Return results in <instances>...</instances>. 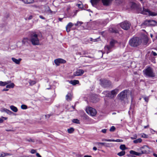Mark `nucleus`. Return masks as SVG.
I'll return each instance as SVG.
<instances>
[{
    "mask_svg": "<svg viewBox=\"0 0 157 157\" xmlns=\"http://www.w3.org/2000/svg\"><path fill=\"white\" fill-rule=\"evenodd\" d=\"M113 146V144L111 143H105L104 146L106 147H110Z\"/></svg>",
    "mask_w": 157,
    "mask_h": 157,
    "instance_id": "39",
    "label": "nucleus"
},
{
    "mask_svg": "<svg viewBox=\"0 0 157 157\" xmlns=\"http://www.w3.org/2000/svg\"><path fill=\"white\" fill-rule=\"evenodd\" d=\"M93 150L94 151H96L97 150V148L96 147H94L93 148Z\"/></svg>",
    "mask_w": 157,
    "mask_h": 157,
    "instance_id": "59",
    "label": "nucleus"
},
{
    "mask_svg": "<svg viewBox=\"0 0 157 157\" xmlns=\"http://www.w3.org/2000/svg\"><path fill=\"white\" fill-rule=\"evenodd\" d=\"M36 152V151L34 149H32L31 151V153L32 154H34Z\"/></svg>",
    "mask_w": 157,
    "mask_h": 157,
    "instance_id": "51",
    "label": "nucleus"
},
{
    "mask_svg": "<svg viewBox=\"0 0 157 157\" xmlns=\"http://www.w3.org/2000/svg\"><path fill=\"white\" fill-rule=\"evenodd\" d=\"M99 99L97 98V95H95L91 98V101L93 103H96L98 101Z\"/></svg>",
    "mask_w": 157,
    "mask_h": 157,
    "instance_id": "19",
    "label": "nucleus"
},
{
    "mask_svg": "<svg viewBox=\"0 0 157 157\" xmlns=\"http://www.w3.org/2000/svg\"><path fill=\"white\" fill-rule=\"evenodd\" d=\"M84 157H92L91 156L88 155H86Z\"/></svg>",
    "mask_w": 157,
    "mask_h": 157,
    "instance_id": "60",
    "label": "nucleus"
},
{
    "mask_svg": "<svg viewBox=\"0 0 157 157\" xmlns=\"http://www.w3.org/2000/svg\"><path fill=\"white\" fill-rule=\"evenodd\" d=\"M29 85L31 86L35 84L36 83V82L35 80H29Z\"/></svg>",
    "mask_w": 157,
    "mask_h": 157,
    "instance_id": "30",
    "label": "nucleus"
},
{
    "mask_svg": "<svg viewBox=\"0 0 157 157\" xmlns=\"http://www.w3.org/2000/svg\"><path fill=\"white\" fill-rule=\"evenodd\" d=\"M30 41V38L29 39L27 38H24L22 40V44H28Z\"/></svg>",
    "mask_w": 157,
    "mask_h": 157,
    "instance_id": "17",
    "label": "nucleus"
},
{
    "mask_svg": "<svg viewBox=\"0 0 157 157\" xmlns=\"http://www.w3.org/2000/svg\"><path fill=\"white\" fill-rule=\"evenodd\" d=\"M7 109H5V108H2V109L1 110V111L2 112H5L6 111Z\"/></svg>",
    "mask_w": 157,
    "mask_h": 157,
    "instance_id": "50",
    "label": "nucleus"
},
{
    "mask_svg": "<svg viewBox=\"0 0 157 157\" xmlns=\"http://www.w3.org/2000/svg\"><path fill=\"white\" fill-rule=\"evenodd\" d=\"M54 62L55 64L58 66L60 63H64L66 62V61L62 59H58L55 60Z\"/></svg>",
    "mask_w": 157,
    "mask_h": 157,
    "instance_id": "12",
    "label": "nucleus"
},
{
    "mask_svg": "<svg viewBox=\"0 0 157 157\" xmlns=\"http://www.w3.org/2000/svg\"><path fill=\"white\" fill-rule=\"evenodd\" d=\"M78 7L80 8H82L83 7V5L82 4H78Z\"/></svg>",
    "mask_w": 157,
    "mask_h": 157,
    "instance_id": "49",
    "label": "nucleus"
},
{
    "mask_svg": "<svg viewBox=\"0 0 157 157\" xmlns=\"http://www.w3.org/2000/svg\"><path fill=\"white\" fill-rule=\"evenodd\" d=\"M109 31L110 32L114 33H117L118 32V31L116 29L113 28H110L109 29Z\"/></svg>",
    "mask_w": 157,
    "mask_h": 157,
    "instance_id": "32",
    "label": "nucleus"
},
{
    "mask_svg": "<svg viewBox=\"0 0 157 157\" xmlns=\"http://www.w3.org/2000/svg\"><path fill=\"white\" fill-rule=\"evenodd\" d=\"M90 40L91 41H96V39H93L92 38H90Z\"/></svg>",
    "mask_w": 157,
    "mask_h": 157,
    "instance_id": "57",
    "label": "nucleus"
},
{
    "mask_svg": "<svg viewBox=\"0 0 157 157\" xmlns=\"http://www.w3.org/2000/svg\"><path fill=\"white\" fill-rule=\"evenodd\" d=\"M74 25L71 22H69L66 26V30L67 32L70 31L71 28Z\"/></svg>",
    "mask_w": 157,
    "mask_h": 157,
    "instance_id": "16",
    "label": "nucleus"
},
{
    "mask_svg": "<svg viewBox=\"0 0 157 157\" xmlns=\"http://www.w3.org/2000/svg\"><path fill=\"white\" fill-rule=\"evenodd\" d=\"M106 129H102L101 130V132L103 133H106Z\"/></svg>",
    "mask_w": 157,
    "mask_h": 157,
    "instance_id": "52",
    "label": "nucleus"
},
{
    "mask_svg": "<svg viewBox=\"0 0 157 157\" xmlns=\"http://www.w3.org/2000/svg\"><path fill=\"white\" fill-rule=\"evenodd\" d=\"M115 129L116 128L114 126H112L110 129L109 131L110 132H114L115 130Z\"/></svg>",
    "mask_w": 157,
    "mask_h": 157,
    "instance_id": "43",
    "label": "nucleus"
},
{
    "mask_svg": "<svg viewBox=\"0 0 157 157\" xmlns=\"http://www.w3.org/2000/svg\"><path fill=\"white\" fill-rule=\"evenodd\" d=\"M33 17V16L32 15H30L29 17H27L25 18L26 20H30L32 19Z\"/></svg>",
    "mask_w": 157,
    "mask_h": 157,
    "instance_id": "44",
    "label": "nucleus"
},
{
    "mask_svg": "<svg viewBox=\"0 0 157 157\" xmlns=\"http://www.w3.org/2000/svg\"><path fill=\"white\" fill-rule=\"evenodd\" d=\"M86 110L87 113L92 116H95L97 113L96 110L91 107L87 108Z\"/></svg>",
    "mask_w": 157,
    "mask_h": 157,
    "instance_id": "6",
    "label": "nucleus"
},
{
    "mask_svg": "<svg viewBox=\"0 0 157 157\" xmlns=\"http://www.w3.org/2000/svg\"><path fill=\"white\" fill-rule=\"evenodd\" d=\"M11 155H12V154H10L2 152L0 153V157H5L6 156H10Z\"/></svg>",
    "mask_w": 157,
    "mask_h": 157,
    "instance_id": "26",
    "label": "nucleus"
},
{
    "mask_svg": "<svg viewBox=\"0 0 157 157\" xmlns=\"http://www.w3.org/2000/svg\"><path fill=\"white\" fill-rule=\"evenodd\" d=\"M142 43V40L137 37H133L129 40V45L133 47H136L140 45Z\"/></svg>",
    "mask_w": 157,
    "mask_h": 157,
    "instance_id": "1",
    "label": "nucleus"
},
{
    "mask_svg": "<svg viewBox=\"0 0 157 157\" xmlns=\"http://www.w3.org/2000/svg\"><path fill=\"white\" fill-rule=\"evenodd\" d=\"M137 137V136L136 134H135L133 135V137H130L131 139L132 140H134L136 139Z\"/></svg>",
    "mask_w": 157,
    "mask_h": 157,
    "instance_id": "46",
    "label": "nucleus"
},
{
    "mask_svg": "<svg viewBox=\"0 0 157 157\" xmlns=\"http://www.w3.org/2000/svg\"><path fill=\"white\" fill-rule=\"evenodd\" d=\"M77 54L79 55H82V54L81 52H78L77 53Z\"/></svg>",
    "mask_w": 157,
    "mask_h": 157,
    "instance_id": "58",
    "label": "nucleus"
},
{
    "mask_svg": "<svg viewBox=\"0 0 157 157\" xmlns=\"http://www.w3.org/2000/svg\"><path fill=\"white\" fill-rule=\"evenodd\" d=\"M100 1V0H91L90 2L92 5H96Z\"/></svg>",
    "mask_w": 157,
    "mask_h": 157,
    "instance_id": "29",
    "label": "nucleus"
},
{
    "mask_svg": "<svg viewBox=\"0 0 157 157\" xmlns=\"http://www.w3.org/2000/svg\"><path fill=\"white\" fill-rule=\"evenodd\" d=\"M72 95L70 93H68L66 95V99L68 101H71L72 99Z\"/></svg>",
    "mask_w": 157,
    "mask_h": 157,
    "instance_id": "20",
    "label": "nucleus"
},
{
    "mask_svg": "<svg viewBox=\"0 0 157 157\" xmlns=\"http://www.w3.org/2000/svg\"><path fill=\"white\" fill-rule=\"evenodd\" d=\"M11 59L13 62L17 64H18L20 63V62L22 59L21 58H19L17 59L13 57Z\"/></svg>",
    "mask_w": 157,
    "mask_h": 157,
    "instance_id": "18",
    "label": "nucleus"
},
{
    "mask_svg": "<svg viewBox=\"0 0 157 157\" xmlns=\"http://www.w3.org/2000/svg\"><path fill=\"white\" fill-rule=\"evenodd\" d=\"M144 75L146 76L150 77H155V73L154 72L152 68L150 67H147L143 71Z\"/></svg>",
    "mask_w": 157,
    "mask_h": 157,
    "instance_id": "3",
    "label": "nucleus"
},
{
    "mask_svg": "<svg viewBox=\"0 0 157 157\" xmlns=\"http://www.w3.org/2000/svg\"><path fill=\"white\" fill-rule=\"evenodd\" d=\"M102 141H108V142H122L123 141L122 140L120 139H117L116 140L112 139H102Z\"/></svg>",
    "mask_w": 157,
    "mask_h": 157,
    "instance_id": "14",
    "label": "nucleus"
},
{
    "mask_svg": "<svg viewBox=\"0 0 157 157\" xmlns=\"http://www.w3.org/2000/svg\"><path fill=\"white\" fill-rule=\"evenodd\" d=\"M3 121L2 119H0V123H2L3 122Z\"/></svg>",
    "mask_w": 157,
    "mask_h": 157,
    "instance_id": "62",
    "label": "nucleus"
},
{
    "mask_svg": "<svg viewBox=\"0 0 157 157\" xmlns=\"http://www.w3.org/2000/svg\"><path fill=\"white\" fill-rule=\"evenodd\" d=\"M39 17L40 18H41L42 19H45V18L44 17H43V16H41V15L40 16H39Z\"/></svg>",
    "mask_w": 157,
    "mask_h": 157,
    "instance_id": "56",
    "label": "nucleus"
},
{
    "mask_svg": "<svg viewBox=\"0 0 157 157\" xmlns=\"http://www.w3.org/2000/svg\"><path fill=\"white\" fill-rule=\"evenodd\" d=\"M140 152L141 154H146L148 153L149 151V148L147 146H144L140 148Z\"/></svg>",
    "mask_w": 157,
    "mask_h": 157,
    "instance_id": "10",
    "label": "nucleus"
},
{
    "mask_svg": "<svg viewBox=\"0 0 157 157\" xmlns=\"http://www.w3.org/2000/svg\"><path fill=\"white\" fill-rule=\"evenodd\" d=\"M72 121L73 123H75L76 124H79L80 123L79 120H78V119H73L72 120Z\"/></svg>",
    "mask_w": 157,
    "mask_h": 157,
    "instance_id": "40",
    "label": "nucleus"
},
{
    "mask_svg": "<svg viewBox=\"0 0 157 157\" xmlns=\"http://www.w3.org/2000/svg\"><path fill=\"white\" fill-rule=\"evenodd\" d=\"M127 90H125L119 94L118 96L119 97V99L121 101L124 100L127 97Z\"/></svg>",
    "mask_w": 157,
    "mask_h": 157,
    "instance_id": "8",
    "label": "nucleus"
},
{
    "mask_svg": "<svg viewBox=\"0 0 157 157\" xmlns=\"http://www.w3.org/2000/svg\"><path fill=\"white\" fill-rule=\"evenodd\" d=\"M11 82L10 81H8L6 82H3L1 81H0V86H4L7 85Z\"/></svg>",
    "mask_w": 157,
    "mask_h": 157,
    "instance_id": "22",
    "label": "nucleus"
},
{
    "mask_svg": "<svg viewBox=\"0 0 157 157\" xmlns=\"http://www.w3.org/2000/svg\"><path fill=\"white\" fill-rule=\"evenodd\" d=\"M6 113L10 115H11L13 113L11 111L8 109H7Z\"/></svg>",
    "mask_w": 157,
    "mask_h": 157,
    "instance_id": "45",
    "label": "nucleus"
},
{
    "mask_svg": "<svg viewBox=\"0 0 157 157\" xmlns=\"http://www.w3.org/2000/svg\"><path fill=\"white\" fill-rule=\"evenodd\" d=\"M143 11L144 12H147L148 13V15L149 16H157V13L155 12H153L151 11L148 9H146L144 8H143Z\"/></svg>",
    "mask_w": 157,
    "mask_h": 157,
    "instance_id": "11",
    "label": "nucleus"
},
{
    "mask_svg": "<svg viewBox=\"0 0 157 157\" xmlns=\"http://www.w3.org/2000/svg\"><path fill=\"white\" fill-rule=\"evenodd\" d=\"M104 5L105 6H109L113 0H101Z\"/></svg>",
    "mask_w": 157,
    "mask_h": 157,
    "instance_id": "15",
    "label": "nucleus"
},
{
    "mask_svg": "<svg viewBox=\"0 0 157 157\" xmlns=\"http://www.w3.org/2000/svg\"><path fill=\"white\" fill-rule=\"evenodd\" d=\"M101 86L104 87H106L109 86L110 84V82L107 80H100Z\"/></svg>",
    "mask_w": 157,
    "mask_h": 157,
    "instance_id": "9",
    "label": "nucleus"
},
{
    "mask_svg": "<svg viewBox=\"0 0 157 157\" xmlns=\"http://www.w3.org/2000/svg\"><path fill=\"white\" fill-rule=\"evenodd\" d=\"M21 108L22 109H25L27 108V107L25 105H22L21 106Z\"/></svg>",
    "mask_w": 157,
    "mask_h": 157,
    "instance_id": "42",
    "label": "nucleus"
},
{
    "mask_svg": "<svg viewBox=\"0 0 157 157\" xmlns=\"http://www.w3.org/2000/svg\"><path fill=\"white\" fill-rule=\"evenodd\" d=\"M84 73L83 70L82 69H79L77 70L74 73V75L75 76H80L82 75Z\"/></svg>",
    "mask_w": 157,
    "mask_h": 157,
    "instance_id": "13",
    "label": "nucleus"
},
{
    "mask_svg": "<svg viewBox=\"0 0 157 157\" xmlns=\"http://www.w3.org/2000/svg\"><path fill=\"white\" fill-rule=\"evenodd\" d=\"M74 130L75 129L73 128H71L67 129V131L68 133H71L74 131Z\"/></svg>",
    "mask_w": 157,
    "mask_h": 157,
    "instance_id": "36",
    "label": "nucleus"
},
{
    "mask_svg": "<svg viewBox=\"0 0 157 157\" xmlns=\"http://www.w3.org/2000/svg\"><path fill=\"white\" fill-rule=\"evenodd\" d=\"M22 1L25 4L32 3L34 2L33 0H22Z\"/></svg>",
    "mask_w": 157,
    "mask_h": 157,
    "instance_id": "27",
    "label": "nucleus"
},
{
    "mask_svg": "<svg viewBox=\"0 0 157 157\" xmlns=\"http://www.w3.org/2000/svg\"><path fill=\"white\" fill-rule=\"evenodd\" d=\"M10 108V109L14 112H17L18 111L17 108L13 105H11Z\"/></svg>",
    "mask_w": 157,
    "mask_h": 157,
    "instance_id": "25",
    "label": "nucleus"
},
{
    "mask_svg": "<svg viewBox=\"0 0 157 157\" xmlns=\"http://www.w3.org/2000/svg\"><path fill=\"white\" fill-rule=\"evenodd\" d=\"M105 143H101V142H97L96 143V144L98 145H99L100 144L104 146L105 145Z\"/></svg>",
    "mask_w": 157,
    "mask_h": 157,
    "instance_id": "47",
    "label": "nucleus"
},
{
    "mask_svg": "<svg viewBox=\"0 0 157 157\" xmlns=\"http://www.w3.org/2000/svg\"><path fill=\"white\" fill-rule=\"evenodd\" d=\"M153 155L155 157H157V154L155 153H154Z\"/></svg>",
    "mask_w": 157,
    "mask_h": 157,
    "instance_id": "61",
    "label": "nucleus"
},
{
    "mask_svg": "<svg viewBox=\"0 0 157 157\" xmlns=\"http://www.w3.org/2000/svg\"><path fill=\"white\" fill-rule=\"evenodd\" d=\"M143 98L145 100V101L148 102L149 100V97L147 96H143Z\"/></svg>",
    "mask_w": 157,
    "mask_h": 157,
    "instance_id": "41",
    "label": "nucleus"
},
{
    "mask_svg": "<svg viewBox=\"0 0 157 157\" xmlns=\"http://www.w3.org/2000/svg\"><path fill=\"white\" fill-rule=\"evenodd\" d=\"M151 54L153 56H157V54L156 52H153V51H152V52H151Z\"/></svg>",
    "mask_w": 157,
    "mask_h": 157,
    "instance_id": "48",
    "label": "nucleus"
},
{
    "mask_svg": "<svg viewBox=\"0 0 157 157\" xmlns=\"http://www.w3.org/2000/svg\"><path fill=\"white\" fill-rule=\"evenodd\" d=\"M118 92L119 90L117 89H115L110 92L104 91L103 93L106 97L110 98H113L115 97Z\"/></svg>",
    "mask_w": 157,
    "mask_h": 157,
    "instance_id": "4",
    "label": "nucleus"
},
{
    "mask_svg": "<svg viewBox=\"0 0 157 157\" xmlns=\"http://www.w3.org/2000/svg\"><path fill=\"white\" fill-rule=\"evenodd\" d=\"M81 52H82V55H85L86 54V52L84 51H82Z\"/></svg>",
    "mask_w": 157,
    "mask_h": 157,
    "instance_id": "53",
    "label": "nucleus"
},
{
    "mask_svg": "<svg viewBox=\"0 0 157 157\" xmlns=\"http://www.w3.org/2000/svg\"><path fill=\"white\" fill-rule=\"evenodd\" d=\"M157 22L153 20H150L149 26H154L156 25Z\"/></svg>",
    "mask_w": 157,
    "mask_h": 157,
    "instance_id": "23",
    "label": "nucleus"
},
{
    "mask_svg": "<svg viewBox=\"0 0 157 157\" xmlns=\"http://www.w3.org/2000/svg\"><path fill=\"white\" fill-rule=\"evenodd\" d=\"M150 20H146L143 23V24L147 26H149Z\"/></svg>",
    "mask_w": 157,
    "mask_h": 157,
    "instance_id": "35",
    "label": "nucleus"
},
{
    "mask_svg": "<svg viewBox=\"0 0 157 157\" xmlns=\"http://www.w3.org/2000/svg\"><path fill=\"white\" fill-rule=\"evenodd\" d=\"M99 53H101L102 54V56H101V57H102V56L103 55V53L101 51H99Z\"/></svg>",
    "mask_w": 157,
    "mask_h": 157,
    "instance_id": "63",
    "label": "nucleus"
},
{
    "mask_svg": "<svg viewBox=\"0 0 157 157\" xmlns=\"http://www.w3.org/2000/svg\"><path fill=\"white\" fill-rule=\"evenodd\" d=\"M14 83H11L10 84L7 85L6 86V87L7 88H13L14 87Z\"/></svg>",
    "mask_w": 157,
    "mask_h": 157,
    "instance_id": "31",
    "label": "nucleus"
},
{
    "mask_svg": "<svg viewBox=\"0 0 157 157\" xmlns=\"http://www.w3.org/2000/svg\"><path fill=\"white\" fill-rule=\"evenodd\" d=\"M116 41L114 40H111L110 42L109 45L105 46L104 49L105 51L108 54L111 52V50L113 47Z\"/></svg>",
    "mask_w": 157,
    "mask_h": 157,
    "instance_id": "5",
    "label": "nucleus"
},
{
    "mask_svg": "<svg viewBox=\"0 0 157 157\" xmlns=\"http://www.w3.org/2000/svg\"><path fill=\"white\" fill-rule=\"evenodd\" d=\"M120 148L122 150H124L126 149L125 146L124 144L121 145L120 146Z\"/></svg>",
    "mask_w": 157,
    "mask_h": 157,
    "instance_id": "37",
    "label": "nucleus"
},
{
    "mask_svg": "<svg viewBox=\"0 0 157 157\" xmlns=\"http://www.w3.org/2000/svg\"><path fill=\"white\" fill-rule=\"evenodd\" d=\"M142 137L144 138H147V135L145 134H143L142 136Z\"/></svg>",
    "mask_w": 157,
    "mask_h": 157,
    "instance_id": "54",
    "label": "nucleus"
},
{
    "mask_svg": "<svg viewBox=\"0 0 157 157\" xmlns=\"http://www.w3.org/2000/svg\"><path fill=\"white\" fill-rule=\"evenodd\" d=\"M83 24V22L81 21H78L77 23L75 24V25L76 26H80L82 24Z\"/></svg>",
    "mask_w": 157,
    "mask_h": 157,
    "instance_id": "38",
    "label": "nucleus"
},
{
    "mask_svg": "<svg viewBox=\"0 0 157 157\" xmlns=\"http://www.w3.org/2000/svg\"><path fill=\"white\" fill-rule=\"evenodd\" d=\"M130 153L136 156H140L141 154L140 152H136L133 150H131L130 151Z\"/></svg>",
    "mask_w": 157,
    "mask_h": 157,
    "instance_id": "21",
    "label": "nucleus"
},
{
    "mask_svg": "<svg viewBox=\"0 0 157 157\" xmlns=\"http://www.w3.org/2000/svg\"><path fill=\"white\" fill-rule=\"evenodd\" d=\"M70 83L73 85H75L79 83V81L78 80H71L69 82Z\"/></svg>",
    "mask_w": 157,
    "mask_h": 157,
    "instance_id": "28",
    "label": "nucleus"
},
{
    "mask_svg": "<svg viewBox=\"0 0 157 157\" xmlns=\"http://www.w3.org/2000/svg\"><path fill=\"white\" fill-rule=\"evenodd\" d=\"M125 153V152L124 151H122L117 153V155L120 156H121L124 155Z\"/></svg>",
    "mask_w": 157,
    "mask_h": 157,
    "instance_id": "33",
    "label": "nucleus"
},
{
    "mask_svg": "<svg viewBox=\"0 0 157 157\" xmlns=\"http://www.w3.org/2000/svg\"><path fill=\"white\" fill-rule=\"evenodd\" d=\"M30 41L33 45L40 44V39L38 35L35 32H32L30 35Z\"/></svg>",
    "mask_w": 157,
    "mask_h": 157,
    "instance_id": "2",
    "label": "nucleus"
},
{
    "mask_svg": "<svg viewBox=\"0 0 157 157\" xmlns=\"http://www.w3.org/2000/svg\"><path fill=\"white\" fill-rule=\"evenodd\" d=\"M36 155L38 157H41V156L38 153H36Z\"/></svg>",
    "mask_w": 157,
    "mask_h": 157,
    "instance_id": "55",
    "label": "nucleus"
},
{
    "mask_svg": "<svg viewBox=\"0 0 157 157\" xmlns=\"http://www.w3.org/2000/svg\"><path fill=\"white\" fill-rule=\"evenodd\" d=\"M130 26V23L127 21H124L120 24V26L121 28L125 30H127L129 29Z\"/></svg>",
    "mask_w": 157,
    "mask_h": 157,
    "instance_id": "7",
    "label": "nucleus"
},
{
    "mask_svg": "<svg viewBox=\"0 0 157 157\" xmlns=\"http://www.w3.org/2000/svg\"><path fill=\"white\" fill-rule=\"evenodd\" d=\"M144 36V39L143 40V42H142V43H143L144 45H146L148 43V39L147 36Z\"/></svg>",
    "mask_w": 157,
    "mask_h": 157,
    "instance_id": "24",
    "label": "nucleus"
},
{
    "mask_svg": "<svg viewBox=\"0 0 157 157\" xmlns=\"http://www.w3.org/2000/svg\"><path fill=\"white\" fill-rule=\"evenodd\" d=\"M62 19H63V18H59V20L60 21H62Z\"/></svg>",
    "mask_w": 157,
    "mask_h": 157,
    "instance_id": "64",
    "label": "nucleus"
},
{
    "mask_svg": "<svg viewBox=\"0 0 157 157\" xmlns=\"http://www.w3.org/2000/svg\"><path fill=\"white\" fill-rule=\"evenodd\" d=\"M142 141V140L141 138L135 140L133 141V143L135 144L141 143Z\"/></svg>",
    "mask_w": 157,
    "mask_h": 157,
    "instance_id": "34",
    "label": "nucleus"
}]
</instances>
